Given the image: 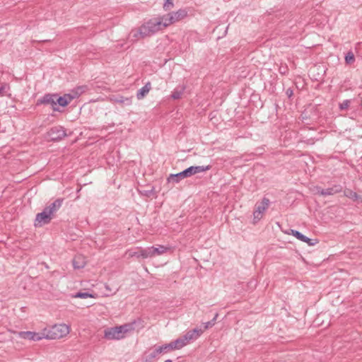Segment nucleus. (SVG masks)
I'll use <instances>...</instances> for the list:
<instances>
[{
  "mask_svg": "<svg viewBox=\"0 0 362 362\" xmlns=\"http://www.w3.org/2000/svg\"><path fill=\"white\" fill-rule=\"evenodd\" d=\"M133 329L134 327L130 324L107 328L104 330V338L108 340H119L124 338L125 334Z\"/></svg>",
  "mask_w": 362,
  "mask_h": 362,
  "instance_id": "nucleus-1",
  "label": "nucleus"
},
{
  "mask_svg": "<svg viewBox=\"0 0 362 362\" xmlns=\"http://www.w3.org/2000/svg\"><path fill=\"white\" fill-rule=\"evenodd\" d=\"M70 332L69 326L66 324L54 325L49 329H45V339H58L66 337Z\"/></svg>",
  "mask_w": 362,
  "mask_h": 362,
  "instance_id": "nucleus-2",
  "label": "nucleus"
},
{
  "mask_svg": "<svg viewBox=\"0 0 362 362\" xmlns=\"http://www.w3.org/2000/svg\"><path fill=\"white\" fill-rule=\"evenodd\" d=\"M269 199L264 197L260 203H257L255 205V209L253 212V223H256L262 219L263 214L269 207Z\"/></svg>",
  "mask_w": 362,
  "mask_h": 362,
  "instance_id": "nucleus-3",
  "label": "nucleus"
},
{
  "mask_svg": "<svg viewBox=\"0 0 362 362\" xmlns=\"http://www.w3.org/2000/svg\"><path fill=\"white\" fill-rule=\"evenodd\" d=\"M182 341L180 339H177L175 341L170 342L169 344H165L163 346H158L155 349V351L151 354L152 358L156 357L158 354H161L162 352L167 351L168 350H178L182 349L183 346L182 345Z\"/></svg>",
  "mask_w": 362,
  "mask_h": 362,
  "instance_id": "nucleus-4",
  "label": "nucleus"
},
{
  "mask_svg": "<svg viewBox=\"0 0 362 362\" xmlns=\"http://www.w3.org/2000/svg\"><path fill=\"white\" fill-rule=\"evenodd\" d=\"M159 22L156 19H151L141 25V33L146 36H151L160 30Z\"/></svg>",
  "mask_w": 362,
  "mask_h": 362,
  "instance_id": "nucleus-5",
  "label": "nucleus"
},
{
  "mask_svg": "<svg viewBox=\"0 0 362 362\" xmlns=\"http://www.w3.org/2000/svg\"><path fill=\"white\" fill-rule=\"evenodd\" d=\"M204 332V330L199 328H194L185 333L182 337H179L184 347L192 341L197 340Z\"/></svg>",
  "mask_w": 362,
  "mask_h": 362,
  "instance_id": "nucleus-6",
  "label": "nucleus"
},
{
  "mask_svg": "<svg viewBox=\"0 0 362 362\" xmlns=\"http://www.w3.org/2000/svg\"><path fill=\"white\" fill-rule=\"evenodd\" d=\"M343 187L340 185H334L332 187H329L327 189H322L320 187H315L314 192L315 194L326 197L331 196L335 194L339 193L342 191Z\"/></svg>",
  "mask_w": 362,
  "mask_h": 362,
  "instance_id": "nucleus-7",
  "label": "nucleus"
},
{
  "mask_svg": "<svg viewBox=\"0 0 362 362\" xmlns=\"http://www.w3.org/2000/svg\"><path fill=\"white\" fill-rule=\"evenodd\" d=\"M48 138L52 141H59L66 136V130L61 126L54 127L47 132Z\"/></svg>",
  "mask_w": 362,
  "mask_h": 362,
  "instance_id": "nucleus-8",
  "label": "nucleus"
},
{
  "mask_svg": "<svg viewBox=\"0 0 362 362\" xmlns=\"http://www.w3.org/2000/svg\"><path fill=\"white\" fill-rule=\"evenodd\" d=\"M18 335L22 339H29L32 341H40L42 339H45V329L41 333L30 331L20 332L18 333Z\"/></svg>",
  "mask_w": 362,
  "mask_h": 362,
  "instance_id": "nucleus-9",
  "label": "nucleus"
},
{
  "mask_svg": "<svg viewBox=\"0 0 362 362\" xmlns=\"http://www.w3.org/2000/svg\"><path fill=\"white\" fill-rule=\"evenodd\" d=\"M52 216L44 209V210L36 215L35 220V226H42L49 223L52 219Z\"/></svg>",
  "mask_w": 362,
  "mask_h": 362,
  "instance_id": "nucleus-10",
  "label": "nucleus"
},
{
  "mask_svg": "<svg viewBox=\"0 0 362 362\" xmlns=\"http://www.w3.org/2000/svg\"><path fill=\"white\" fill-rule=\"evenodd\" d=\"M64 202V199L59 198L52 203L47 205L45 209L53 217L57 211L61 208Z\"/></svg>",
  "mask_w": 362,
  "mask_h": 362,
  "instance_id": "nucleus-11",
  "label": "nucleus"
},
{
  "mask_svg": "<svg viewBox=\"0 0 362 362\" xmlns=\"http://www.w3.org/2000/svg\"><path fill=\"white\" fill-rule=\"evenodd\" d=\"M211 168V165H198V166H190L189 168L185 169L186 173L188 177L196 175L197 173H201L205 171L210 170Z\"/></svg>",
  "mask_w": 362,
  "mask_h": 362,
  "instance_id": "nucleus-12",
  "label": "nucleus"
},
{
  "mask_svg": "<svg viewBox=\"0 0 362 362\" xmlns=\"http://www.w3.org/2000/svg\"><path fill=\"white\" fill-rule=\"evenodd\" d=\"M169 14L170 16V19L173 20L175 23L185 18L187 16V11L182 8L175 12L169 13Z\"/></svg>",
  "mask_w": 362,
  "mask_h": 362,
  "instance_id": "nucleus-13",
  "label": "nucleus"
},
{
  "mask_svg": "<svg viewBox=\"0 0 362 362\" xmlns=\"http://www.w3.org/2000/svg\"><path fill=\"white\" fill-rule=\"evenodd\" d=\"M55 98H57V95L46 94L42 98L37 100V104H51L52 105H56L57 102Z\"/></svg>",
  "mask_w": 362,
  "mask_h": 362,
  "instance_id": "nucleus-14",
  "label": "nucleus"
},
{
  "mask_svg": "<svg viewBox=\"0 0 362 362\" xmlns=\"http://www.w3.org/2000/svg\"><path fill=\"white\" fill-rule=\"evenodd\" d=\"M111 100L115 103L121 104L125 106H129L132 103V98L124 97L122 95H115L111 98Z\"/></svg>",
  "mask_w": 362,
  "mask_h": 362,
  "instance_id": "nucleus-15",
  "label": "nucleus"
},
{
  "mask_svg": "<svg viewBox=\"0 0 362 362\" xmlns=\"http://www.w3.org/2000/svg\"><path fill=\"white\" fill-rule=\"evenodd\" d=\"M185 177H188L187 174L186 173V170L177 173V174H170L168 178V182L178 183L182 179Z\"/></svg>",
  "mask_w": 362,
  "mask_h": 362,
  "instance_id": "nucleus-16",
  "label": "nucleus"
},
{
  "mask_svg": "<svg viewBox=\"0 0 362 362\" xmlns=\"http://www.w3.org/2000/svg\"><path fill=\"white\" fill-rule=\"evenodd\" d=\"M160 23L159 27L160 30L166 28L167 26L174 23L173 20L170 19V16L169 13L165 15L160 18H156Z\"/></svg>",
  "mask_w": 362,
  "mask_h": 362,
  "instance_id": "nucleus-17",
  "label": "nucleus"
},
{
  "mask_svg": "<svg viewBox=\"0 0 362 362\" xmlns=\"http://www.w3.org/2000/svg\"><path fill=\"white\" fill-rule=\"evenodd\" d=\"M86 264L85 257L82 255H76L73 259V266L74 269H82Z\"/></svg>",
  "mask_w": 362,
  "mask_h": 362,
  "instance_id": "nucleus-18",
  "label": "nucleus"
},
{
  "mask_svg": "<svg viewBox=\"0 0 362 362\" xmlns=\"http://www.w3.org/2000/svg\"><path fill=\"white\" fill-rule=\"evenodd\" d=\"M55 100L57 102V104H59L62 107H65L71 102L72 98L71 95L68 93L61 97H58V95H57V98H55Z\"/></svg>",
  "mask_w": 362,
  "mask_h": 362,
  "instance_id": "nucleus-19",
  "label": "nucleus"
},
{
  "mask_svg": "<svg viewBox=\"0 0 362 362\" xmlns=\"http://www.w3.org/2000/svg\"><path fill=\"white\" fill-rule=\"evenodd\" d=\"M291 234L295 236L297 239L302 242L308 243L309 245H313L314 243L312 242L313 240L304 235L298 230H291Z\"/></svg>",
  "mask_w": 362,
  "mask_h": 362,
  "instance_id": "nucleus-20",
  "label": "nucleus"
},
{
  "mask_svg": "<svg viewBox=\"0 0 362 362\" xmlns=\"http://www.w3.org/2000/svg\"><path fill=\"white\" fill-rule=\"evenodd\" d=\"M151 88V83L148 82L146 83L144 86H143L141 88H140L136 94V98L138 100L143 99L150 91Z\"/></svg>",
  "mask_w": 362,
  "mask_h": 362,
  "instance_id": "nucleus-21",
  "label": "nucleus"
},
{
  "mask_svg": "<svg viewBox=\"0 0 362 362\" xmlns=\"http://www.w3.org/2000/svg\"><path fill=\"white\" fill-rule=\"evenodd\" d=\"M86 90L87 87L85 86H78L73 89L71 92L69 94L71 95L72 100H74V98L79 97L81 94L86 92Z\"/></svg>",
  "mask_w": 362,
  "mask_h": 362,
  "instance_id": "nucleus-22",
  "label": "nucleus"
},
{
  "mask_svg": "<svg viewBox=\"0 0 362 362\" xmlns=\"http://www.w3.org/2000/svg\"><path fill=\"white\" fill-rule=\"evenodd\" d=\"M140 255L144 259L154 257L155 255L153 247H148L146 249H140Z\"/></svg>",
  "mask_w": 362,
  "mask_h": 362,
  "instance_id": "nucleus-23",
  "label": "nucleus"
},
{
  "mask_svg": "<svg viewBox=\"0 0 362 362\" xmlns=\"http://www.w3.org/2000/svg\"><path fill=\"white\" fill-rule=\"evenodd\" d=\"M141 26L139 30H134L129 34V38L132 41H136L139 38H144V36L141 33Z\"/></svg>",
  "mask_w": 362,
  "mask_h": 362,
  "instance_id": "nucleus-24",
  "label": "nucleus"
},
{
  "mask_svg": "<svg viewBox=\"0 0 362 362\" xmlns=\"http://www.w3.org/2000/svg\"><path fill=\"white\" fill-rule=\"evenodd\" d=\"M153 249L154 255H155V256H156V255H163V254L167 252L170 250V247H165L164 245H158L156 247L153 246Z\"/></svg>",
  "mask_w": 362,
  "mask_h": 362,
  "instance_id": "nucleus-25",
  "label": "nucleus"
},
{
  "mask_svg": "<svg viewBox=\"0 0 362 362\" xmlns=\"http://www.w3.org/2000/svg\"><path fill=\"white\" fill-rule=\"evenodd\" d=\"M185 88L183 86L177 87L173 91L171 97L175 100L180 98L184 93Z\"/></svg>",
  "mask_w": 362,
  "mask_h": 362,
  "instance_id": "nucleus-26",
  "label": "nucleus"
},
{
  "mask_svg": "<svg viewBox=\"0 0 362 362\" xmlns=\"http://www.w3.org/2000/svg\"><path fill=\"white\" fill-rule=\"evenodd\" d=\"M344 196L354 200V201H358V194L351 189H346L344 192Z\"/></svg>",
  "mask_w": 362,
  "mask_h": 362,
  "instance_id": "nucleus-27",
  "label": "nucleus"
},
{
  "mask_svg": "<svg viewBox=\"0 0 362 362\" xmlns=\"http://www.w3.org/2000/svg\"><path fill=\"white\" fill-rule=\"evenodd\" d=\"M218 316V314L216 313L211 320H209V322L204 323L203 324L204 325L203 330L204 331L205 329H207L209 327H212L215 325Z\"/></svg>",
  "mask_w": 362,
  "mask_h": 362,
  "instance_id": "nucleus-28",
  "label": "nucleus"
},
{
  "mask_svg": "<svg viewBox=\"0 0 362 362\" xmlns=\"http://www.w3.org/2000/svg\"><path fill=\"white\" fill-rule=\"evenodd\" d=\"M75 298H92L93 296L89 293L87 292H78L74 295Z\"/></svg>",
  "mask_w": 362,
  "mask_h": 362,
  "instance_id": "nucleus-29",
  "label": "nucleus"
},
{
  "mask_svg": "<svg viewBox=\"0 0 362 362\" xmlns=\"http://www.w3.org/2000/svg\"><path fill=\"white\" fill-rule=\"evenodd\" d=\"M173 0H165L164 5H163V8L165 11H169L172 8H173L174 4H173Z\"/></svg>",
  "mask_w": 362,
  "mask_h": 362,
  "instance_id": "nucleus-30",
  "label": "nucleus"
},
{
  "mask_svg": "<svg viewBox=\"0 0 362 362\" xmlns=\"http://www.w3.org/2000/svg\"><path fill=\"white\" fill-rule=\"evenodd\" d=\"M355 60L354 55L351 52L347 53L345 57V61L347 64H351Z\"/></svg>",
  "mask_w": 362,
  "mask_h": 362,
  "instance_id": "nucleus-31",
  "label": "nucleus"
},
{
  "mask_svg": "<svg viewBox=\"0 0 362 362\" xmlns=\"http://www.w3.org/2000/svg\"><path fill=\"white\" fill-rule=\"evenodd\" d=\"M9 89V86L8 84H4L0 87V96H4L6 95L7 90Z\"/></svg>",
  "mask_w": 362,
  "mask_h": 362,
  "instance_id": "nucleus-32",
  "label": "nucleus"
},
{
  "mask_svg": "<svg viewBox=\"0 0 362 362\" xmlns=\"http://www.w3.org/2000/svg\"><path fill=\"white\" fill-rule=\"evenodd\" d=\"M350 105V100H345L341 103L339 104V108L341 110H346L349 107Z\"/></svg>",
  "mask_w": 362,
  "mask_h": 362,
  "instance_id": "nucleus-33",
  "label": "nucleus"
},
{
  "mask_svg": "<svg viewBox=\"0 0 362 362\" xmlns=\"http://www.w3.org/2000/svg\"><path fill=\"white\" fill-rule=\"evenodd\" d=\"M279 71L281 74L286 75L288 71V69L286 64L285 65L281 64L279 66Z\"/></svg>",
  "mask_w": 362,
  "mask_h": 362,
  "instance_id": "nucleus-34",
  "label": "nucleus"
},
{
  "mask_svg": "<svg viewBox=\"0 0 362 362\" xmlns=\"http://www.w3.org/2000/svg\"><path fill=\"white\" fill-rule=\"evenodd\" d=\"M129 255L130 257H141L140 255V249L138 250L137 251H134H134H130Z\"/></svg>",
  "mask_w": 362,
  "mask_h": 362,
  "instance_id": "nucleus-35",
  "label": "nucleus"
},
{
  "mask_svg": "<svg viewBox=\"0 0 362 362\" xmlns=\"http://www.w3.org/2000/svg\"><path fill=\"white\" fill-rule=\"evenodd\" d=\"M286 94L288 97H291L293 95V90L291 89H288L286 90Z\"/></svg>",
  "mask_w": 362,
  "mask_h": 362,
  "instance_id": "nucleus-36",
  "label": "nucleus"
},
{
  "mask_svg": "<svg viewBox=\"0 0 362 362\" xmlns=\"http://www.w3.org/2000/svg\"><path fill=\"white\" fill-rule=\"evenodd\" d=\"M105 288H106V290L111 291V289L110 288L108 285H105Z\"/></svg>",
  "mask_w": 362,
  "mask_h": 362,
  "instance_id": "nucleus-37",
  "label": "nucleus"
},
{
  "mask_svg": "<svg viewBox=\"0 0 362 362\" xmlns=\"http://www.w3.org/2000/svg\"><path fill=\"white\" fill-rule=\"evenodd\" d=\"M164 362H173L170 359L165 360Z\"/></svg>",
  "mask_w": 362,
  "mask_h": 362,
  "instance_id": "nucleus-38",
  "label": "nucleus"
}]
</instances>
